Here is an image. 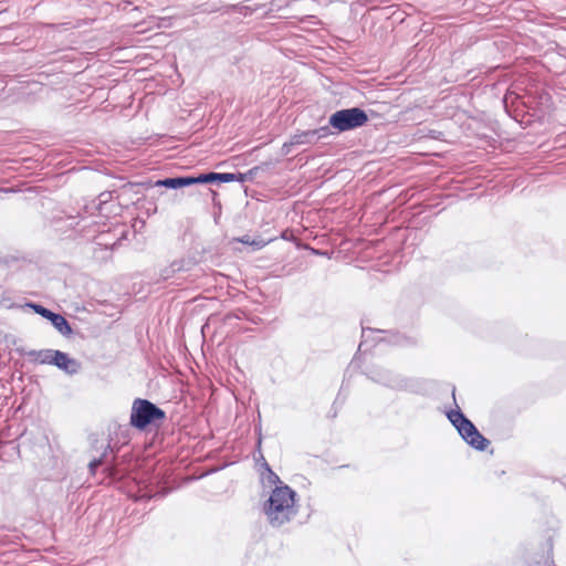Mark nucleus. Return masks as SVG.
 Here are the masks:
<instances>
[{
    "label": "nucleus",
    "mask_w": 566,
    "mask_h": 566,
    "mask_svg": "<svg viewBox=\"0 0 566 566\" xmlns=\"http://www.w3.org/2000/svg\"><path fill=\"white\" fill-rule=\"evenodd\" d=\"M297 493L289 485L272 489L269 499L263 503L262 512L273 528H281L294 520L298 513L295 505Z\"/></svg>",
    "instance_id": "nucleus-1"
},
{
    "label": "nucleus",
    "mask_w": 566,
    "mask_h": 566,
    "mask_svg": "<svg viewBox=\"0 0 566 566\" xmlns=\"http://www.w3.org/2000/svg\"><path fill=\"white\" fill-rule=\"evenodd\" d=\"M91 449L96 454L92 455L88 463V471L92 475L96 474L99 467H103V473L109 479V483L120 482L125 479L126 473L117 462V454L113 450L109 440L98 439L97 436L91 434Z\"/></svg>",
    "instance_id": "nucleus-2"
},
{
    "label": "nucleus",
    "mask_w": 566,
    "mask_h": 566,
    "mask_svg": "<svg viewBox=\"0 0 566 566\" xmlns=\"http://www.w3.org/2000/svg\"><path fill=\"white\" fill-rule=\"evenodd\" d=\"M364 374L373 382L381 385L391 390L416 395L423 394L426 390L424 380L415 377H407L400 373L382 366H374L368 368L364 371Z\"/></svg>",
    "instance_id": "nucleus-3"
},
{
    "label": "nucleus",
    "mask_w": 566,
    "mask_h": 566,
    "mask_svg": "<svg viewBox=\"0 0 566 566\" xmlns=\"http://www.w3.org/2000/svg\"><path fill=\"white\" fill-rule=\"evenodd\" d=\"M448 420L455 428L461 439L476 451H485L490 446L486 439L476 428V426L463 413L457 406L446 412Z\"/></svg>",
    "instance_id": "nucleus-4"
},
{
    "label": "nucleus",
    "mask_w": 566,
    "mask_h": 566,
    "mask_svg": "<svg viewBox=\"0 0 566 566\" xmlns=\"http://www.w3.org/2000/svg\"><path fill=\"white\" fill-rule=\"evenodd\" d=\"M166 420V412L148 399L136 398L133 401L129 424L138 430L150 426L159 427Z\"/></svg>",
    "instance_id": "nucleus-5"
},
{
    "label": "nucleus",
    "mask_w": 566,
    "mask_h": 566,
    "mask_svg": "<svg viewBox=\"0 0 566 566\" xmlns=\"http://www.w3.org/2000/svg\"><path fill=\"white\" fill-rule=\"evenodd\" d=\"M369 120L367 112L360 107L342 108L328 117V127L345 133L365 126Z\"/></svg>",
    "instance_id": "nucleus-6"
},
{
    "label": "nucleus",
    "mask_w": 566,
    "mask_h": 566,
    "mask_svg": "<svg viewBox=\"0 0 566 566\" xmlns=\"http://www.w3.org/2000/svg\"><path fill=\"white\" fill-rule=\"evenodd\" d=\"M378 334L379 337L377 338L378 342H388L389 344L396 345V346H405L409 343V338L405 335L398 333V332H388L385 329H373L367 328L364 325L361 326V340L358 346V352H368L371 348V345L369 346V334Z\"/></svg>",
    "instance_id": "nucleus-7"
},
{
    "label": "nucleus",
    "mask_w": 566,
    "mask_h": 566,
    "mask_svg": "<svg viewBox=\"0 0 566 566\" xmlns=\"http://www.w3.org/2000/svg\"><path fill=\"white\" fill-rule=\"evenodd\" d=\"M115 210L111 191L101 192L97 198L83 206V212L91 216L97 212L102 217H109Z\"/></svg>",
    "instance_id": "nucleus-8"
},
{
    "label": "nucleus",
    "mask_w": 566,
    "mask_h": 566,
    "mask_svg": "<svg viewBox=\"0 0 566 566\" xmlns=\"http://www.w3.org/2000/svg\"><path fill=\"white\" fill-rule=\"evenodd\" d=\"M331 135V129L328 126H322L316 129L303 130L301 133L294 134L292 136V144L300 145H311L315 144L318 140L326 138Z\"/></svg>",
    "instance_id": "nucleus-9"
},
{
    "label": "nucleus",
    "mask_w": 566,
    "mask_h": 566,
    "mask_svg": "<svg viewBox=\"0 0 566 566\" xmlns=\"http://www.w3.org/2000/svg\"><path fill=\"white\" fill-rule=\"evenodd\" d=\"M53 366L57 367L60 370L64 371L69 376H73L80 373L81 363L72 358L67 353L56 349V353L53 357Z\"/></svg>",
    "instance_id": "nucleus-10"
},
{
    "label": "nucleus",
    "mask_w": 566,
    "mask_h": 566,
    "mask_svg": "<svg viewBox=\"0 0 566 566\" xmlns=\"http://www.w3.org/2000/svg\"><path fill=\"white\" fill-rule=\"evenodd\" d=\"M17 352L21 356H27L29 358V360L32 363L52 365L53 357H54V354L56 353V349L48 348V349H40V350H35V349L25 350L24 348H17Z\"/></svg>",
    "instance_id": "nucleus-11"
},
{
    "label": "nucleus",
    "mask_w": 566,
    "mask_h": 566,
    "mask_svg": "<svg viewBox=\"0 0 566 566\" xmlns=\"http://www.w3.org/2000/svg\"><path fill=\"white\" fill-rule=\"evenodd\" d=\"M228 177L224 176V172H216V171H208V172H201L198 175H190V181L191 186L193 185H207V184H226V180Z\"/></svg>",
    "instance_id": "nucleus-12"
},
{
    "label": "nucleus",
    "mask_w": 566,
    "mask_h": 566,
    "mask_svg": "<svg viewBox=\"0 0 566 566\" xmlns=\"http://www.w3.org/2000/svg\"><path fill=\"white\" fill-rule=\"evenodd\" d=\"M150 187H165L167 189H180L185 187H190V175L176 176V177H167L164 179L156 180Z\"/></svg>",
    "instance_id": "nucleus-13"
},
{
    "label": "nucleus",
    "mask_w": 566,
    "mask_h": 566,
    "mask_svg": "<svg viewBox=\"0 0 566 566\" xmlns=\"http://www.w3.org/2000/svg\"><path fill=\"white\" fill-rule=\"evenodd\" d=\"M84 212H77L76 216L67 214L65 217H54L52 223L55 226L56 230L66 231L73 229L78 224L77 219H84Z\"/></svg>",
    "instance_id": "nucleus-14"
},
{
    "label": "nucleus",
    "mask_w": 566,
    "mask_h": 566,
    "mask_svg": "<svg viewBox=\"0 0 566 566\" xmlns=\"http://www.w3.org/2000/svg\"><path fill=\"white\" fill-rule=\"evenodd\" d=\"M49 322L61 335L70 337L73 334L71 324L62 314L54 312Z\"/></svg>",
    "instance_id": "nucleus-15"
},
{
    "label": "nucleus",
    "mask_w": 566,
    "mask_h": 566,
    "mask_svg": "<svg viewBox=\"0 0 566 566\" xmlns=\"http://www.w3.org/2000/svg\"><path fill=\"white\" fill-rule=\"evenodd\" d=\"M261 458L263 460V467L265 469V473L262 474L263 483L268 485H274V488H276L277 485H286L284 482L281 481L280 476L271 469V467L264 460V458Z\"/></svg>",
    "instance_id": "nucleus-16"
},
{
    "label": "nucleus",
    "mask_w": 566,
    "mask_h": 566,
    "mask_svg": "<svg viewBox=\"0 0 566 566\" xmlns=\"http://www.w3.org/2000/svg\"><path fill=\"white\" fill-rule=\"evenodd\" d=\"M127 488L128 495L136 500L150 499L153 496L149 492L142 490L136 481L127 482Z\"/></svg>",
    "instance_id": "nucleus-17"
},
{
    "label": "nucleus",
    "mask_w": 566,
    "mask_h": 566,
    "mask_svg": "<svg viewBox=\"0 0 566 566\" xmlns=\"http://www.w3.org/2000/svg\"><path fill=\"white\" fill-rule=\"evenodd\" d=\"M24 307H28V308H31L35 314L42 316L43 318L48 319L52 316V314L54 313L53 311H51L50 308L43 306L42 304L40 303H35V302H27L24 304Z\"/></svg>",
    "instance_id": "nucleus-18"
},
{
    "label": "nucleus",
    "mask_w": 566,
    "mask_h": 566,
    "mask_svg": "<svg viewBox=\"0 0 566 566\" xmlns=\"http://www.w3.org/2000/svg\"><path fill=\"white\" fill-rule=\"evenodd\" d=\"M172 262H174V266H176V269L179 273L188 272L197 264V262L193 258H181V259L175 260Z\"/></svg>",
    "instance_id": "nucleus-19"
},
{
    "label": "nucleus",
    "mask_w": 566,
    "mask_h": 566,
    "mask_svg": "<svg viewBox=\"0 0 566 566\" xmlns=\"http://www.w3.org/2000/svg\"><path fill=\"white\" fill-rule=\"evenodd\" d=\"M237 241L253 247V250H260L266 244V242L263 239H253L249 234H244L238 238Z\"/></svg>",
    "instance_id": "nucleus-20"
},
{
    "label": "nucleus",
    "mask_w": 566,
    "mask_h": 566,
    "mask_svg": "<svg viewBox=\"0 0 566 566\" xmlns=\"http://www.w3.org/2000/svg\"><path fill=\"white\" fill-rule=\"evenodd\" d=\"M179 273L176 269V266H174V262H171L169 265L163 268L159 272V279H158V282L159 281H168L169 279L174 277L175 274Z\"/></svg>",
    "instance_id": "nucleus-21"
},
{
    "label": "nucleus",
    "mask_w": 566,
    "mask_h": 566,
    "mask_svg": "<svg viewBox=\"0 0 566 566\" xmlns=\"http://www.w3.org/2000/svg\"><path fill=\"white\" fill-rule=\"evenodd\" d=\"M224 176L228 177L226 184L234 181L243 184L248 181L249 178L248 175H245V172H224Z\"/></svg>",
    "instance_id": "nucleus-22"
},
{
    "label": "nucleus",
    "mask_w": 566,
    "mask_h": 566,
    "mask_svg": "<svg viewBox=\"0 0 566 566\" xmlns=\"http://www.w3.org/2000/svg\"><path fill=\"white\" fill-rule=\"evenodd\" d=\"M294 146H297V145L296 144H292V138H291L290 142L283 144V146H282V154L283 155H289L292 151V147H294Z\"/></svg>",
    "instance_id": "nucleus-23"
},
{
    "label": "nucleus",
    "mask_w": 566,
    "mask_h": 566,
    "mask_svg": "<svg viewBox=\"0 0 566 566\" xmlns=\"http://www.w3.org/2000/svg\"><path fill=\"white\" fill-rule=\"evenodd\" d=\"M258 171H259L258 167L251 168L250 170L245 171V175H248V177H249L248 181L253 180V178L258 174Z\"/></svg>",
    "instance_id": "nucleus-24"
},
{
    "label": "nucleus",
    "mask_w": 566,
    "mask_h": 566,
    "mask_svg": "<svg viewBox=\"0 0 566 566\" xmlns=\"http://www.w3.org/2000/svg\"><path fill=\"white\" fill-rule=\"evenodd\" d=\"M339 401H340V402H344V399H343V400H340V394H338V396L336 397V399H335V401H334V403H333V409H334V411H332V415H331V417H332V418H335V417L337 416V409L335 408V406H336Z\"/></svg>",
    "instance_id": "nucleus-25"
},
{
    "label": "nucleus",
    "mask_w": 566,
    "mask_h": 566,
    "mask_svg": "<svg viewBox=\"0 0 566 566\" xmlns=\"http://www.w3.org/2000/svg\"><path fill=\"white\" fill-rule=\"evenodd\" d=\"M259 432H261V428H259ZM261 443H262V437H261V433H259L258 447H260Z\"/></svg>",
    "instance_id": "nucleus-26"
},
{
    "label": "nucleus",
    "mask_w": 566,
    "mask_h": 566,
    "mask_svg": "<svg viewBox=\"0 0 566 566\" xmlns=\"http://www.w3.org/2000/svg\"><path fill=\"white\" fill-rule=\"evenodd\" d=\"M409 343H410V345H413L416 342H415V339L410 338Z\"/></svg>",
    "instance_id": "nucleus-27"
},
{
    "label": "nucleus",
    "mask_w": 566,
    "mask_h": 566,
    "mask_svg": "<svg viewBox=\"0 0 566 566\" xmlns=\"http://www.w3.org/2000/svg\"><path fill=\"white\" fill-rule=\"evenodd\" d=\"M314 253L315 254H322V252L317 251V250H314Z\"/></svg>",
    "instance_id": "nucleus-28"
}]
</instances>
